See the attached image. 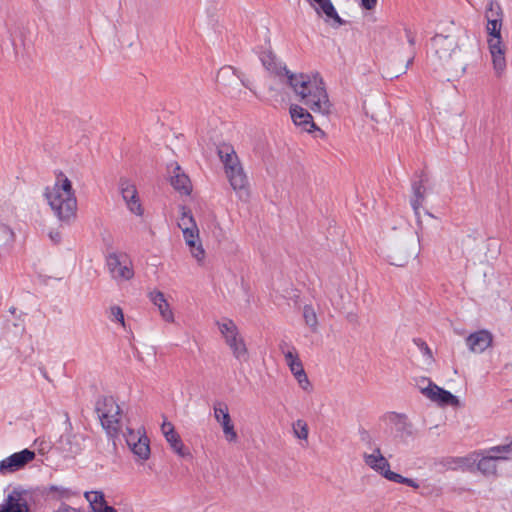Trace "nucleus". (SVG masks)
Listing matches in <instances>:
<instances>
[{
	"instance_id": "nucleus-14",
	"label": "nucleus",
	"mask_w": 512,
	"mask_h": 512,
	"mask_svg": "<svg viewBox=\"0 0 512 512\" xmlns=\"http://www.w3.org/2000/svg\"><path fill=\"white\" fill-rule=\"evenodd\" d=\"M34 458L35 453L29 449L14 453L0 462V473L5 475L18 471Z\"/></svg>"
},
{
	"instance_id": "nucleus-13",
	"label": "nucleus",
	"mask_w": 512,
	"mask_h": 512,
	"mask_svg": "<svg viewBox=\"0 0 512 512\" xmlns=\"http://www.w3.org/2000/svg\"><path fill=\"white\" fill-rule=\"evenodd\" d=\"M485 18L487 20L486 30L489 38L501 37L503 11L498 2L494 0L489 1Z\"/></svg>"
},
{
	"instance_id": "nucleus-28",
	"label": "nucleus",
	"mask_w": 512,
	"mask_h": 512,
	"mask_svg": "<svg viewBox=\"0 0 512 512\" xmlns=\"http://www.w3.org/2000/svg\"><path fill=\"white\" fill-rule=\"evenodd\" d=\"M136 444L130 448L132 453L140 460L145 461L150 457V441L147 436L137 439Z\"/></svg>"
},
{
	"instance_id": "nucleus-26",
	"label": "nucleus",
	"mask_w": 512,
	"mask_h": 512,
	"mask_svg": "<svg viewBox=\"0 0 512 512\" xmlns=\"http://www.w3.org/2000/svg\"><path fill=\"white\" fill-rule=\"evenodd\" d=\"M311 5L314 6L316 12H321L326 15L327 18L335 20L337 23L342 24V19L337 14L332 2L330 0H307Z\"/></svg>"
},
{
	"instance_id": "nucleus-16",
	"label": "nucleus",
	"mask_w": 512,
	"mask_h": 512,
	"mask_svg": "<svg viewBox=\"0 0 512 512\" xmlns=\"http://www.w3.org/2000/svg\"><path fill=\"white\" fill-rule=\"evenodd\" d=\"M225 175L240 199H245L249 196V182L242 165L227 170Z\"/></svg>"
},
{
	"instance_id": "nucleus-32",
	"label": "nucleus",
	"mask_w": 512,
	"mask_h": 512,
	"mask_svg": "<svg viewBox=\"0 0 512 512\" xmlns=\"http://www.w3.org/2000/svg\"><path fill=\"white\" fill-rule=\"evenodd\" d=\"M192 244H187L190 249L191 255L199 262L202 263L205 258V250L203 249L202 243L199 236L193 239Z\"/></svg>"
},
{
	"instance_id": "nucleus-17",
	"label": "nucleus",
	"mask_w": 512,
	"mask_h": 512,
	"mask_svg": "<svg viewBox=\"0 0 512 512\" xmlns=\"http://www.w3.org/2000/svg\"><path fill=\"white\" fill-rule=\"evenodd\" d=\"M85 435L79 432L69 431L60 436L59 449L68 455H78L84 448Z\"/></svg>"
},
{
	"instance_id": "nucleus-5",
	"label": "nucleus",
	"mask_w": 512,
	"mask_h": 512,
	"mask_svg": "<svg viewBox=\"0 0 512 512\" xmlns=\"http://www.w3.org/2000/svg\"><path fill=\"white\" fill-rule=\"evenodd\" d=\"M363 459L367 466L382 475L387 480L395 483L405 484L415 489L419 488V484L415 480L391 471L388 460L381 454L379 448H375L371 454L364 453Z\"/></svg>"
},
{
	"instance_id": "nucleus-20",
	"label": "nucleus",
	"mask_w": 512,
	"mask_h": 512,
	"mask_svg": "<svg viewBox=\"0 0 512 512\" xmlns=\"http://www.w3.org/2000/svg\"><path fill=\"white\" fill-rule=\"evenodd\" d=\"M465 341L472 353H483L492 345L493 335L487 330H479L471 333Z\"/></svg>"
},
{
	"instance_id": "nucleus-12",
	"label": "nucleus",
	"mask_w": 512,
	"mask_h": 512,
	"mask_svg": "<svg viewBox=\"0 0 512 512\" xmlns=\"http://www.w3.org/2000/svg\"><path fill=\"white\" fill-rule=\"evenodd\" d=\"M119 188L123 200L125 201L129 211L137 216L143 215V207L141 205L138 192L134 183L129 179L121 178Z\"/></svg>"
},
{
	"instance_id": "nucleus-46",
	"label": "nucleus",
	"mask_w": 512,
	"mask_h": 512,
	"mask_svg": "<svg viewBox=\"0 0 512 512\" xmlns=\"http://www.w3.org/2000/svg\"><path fill=\"white\" fill-rule=\"evenodd\" d=\"M400 74L401 73H392L390 71H384V77L389 79L397 78Z\"/></svg>"
},
{
	"instance_id": "nucleus-41",
	"label": "nucleus",
	"mask_w": 512,
	"mask_h": 512,
	"mask_svg": "<svg viewBox=\"0 0 512 512\" xmlns=\"http://www.w3.org/2000/svg\"><path fill=\"white\" fill-rule=\"evenodd\" d=\"M54 512H81L80 510L73 508L69 505L62 504L57 510Z\"/></svg>"
},
{
	"instance_id": "nucleus-33",
	"label": "nucleus",
	"mask_w": 512,
	"mask_h": 512,
	"mask_svg": "<svg viewBox=\"0 0 512 512\" xmlns=\"http://www.w3.org/2000/svg\"><path fill=\"white\" fill-rule=\"evenodd\" d=\"M303 317L306 324L315 331L318 325L317 315L312 306L306 305L303 308Z\"/></svg>"
},
{
	"instance_id": "nucleus-49",
	"label": "nucleus",
	"mask_w": 512,
	"mask_h": 512,
	"mask_svg": "<svg viewBox=\"0 0 512 512\" xmlns=\"http://www.w3.org/2000/svg\"><path fill=\"white\" fill-rule=\"evenodd\" d=\"M317 131L320 137H325V132L321 130L319 127L316 126V128H312V132Z\"/></svg>"
},
{
	"instance_id": "nucleus-9",
	"label": "nucleus",
	"mask_w": 512,
	"mask_h": 512,
	"mask_svg": "<svg viewBox=\"0 0 512 512\" xmlns=\"http://www.w3.org/2000/svg\"><path fill=\"white\" fill-rule=\"evenodd\" d=\"M418 386L423 395L429 398L431 401L436 402L440 405H450L458 407L460 402L459 399L443 388H440L429 379L422 378L418 383Z\"/></svg>"
},
{
	"instance_id": "nucleus-10",
	"label": "nucleus",
	"mask_w": 512,
	"mask_h": 512,
	"mask_svg": "<svg viewBox=\"0 0 512 512\" xmlns=\"http://www.w3.org/2000/svg\"><path fill=\"white\" fill-rule=\"evenodd\" d=\"M512 452V444L491 447L487 455L483 456L477 464V468L485 475H492L496 472V461L508 459L507 454Z\"/></svg>"
},
{
	"instance_id": "nucleus-31",
	"label": "nucleus",
	"mask_w": 512,
	"mask_h": 512,
	"mask_svg": "<svg viewBox=\"0 0 512 512\" xmlns=\"http://www.w3.org/2000/svg\"><path fill=\"white\" fill-rule=\"evenodd\" d=\"M145 436L146 433L144 429L133 430L132 428L127 427L124 432V438L129 448L138 443L137 439L144 438Z\"/></svg>"
},
{
	"instance_id": "nucleus-36",
	"label": "nucleus",
	"mask_w": 512,
	"mask_h": 512,
	"mask_svg": "<svg viewBox=\"0 0 512 512\" xmlns=\"http://www.w3.org/2000/svg\"><path fill=\"white\" fill-rule=\"evenodd\" d=\"M293 376L295 377V379L297 380L299 386L306 392H311L312 390V385L308 379V376L305 372V370L303 369L302 371L296 373V374H293Z\"/></svg>"
},
{
	"instance_id": "nucleus-39",
	"label": "nucleus",
	"mask_w": 512,
	"mask_h": 512,
	"mask_svg": "<svg viewBox=\"0 0 512 512\" xmlns=\"http://www.w3.org/2000/svg\"><path fill=\"white\" fill-rule=\"evenodd\" d=\"M161 431L164 436L169 435L171 433L176 432L173 424L171 422L164 421L161 425Z\"/></svg>"
},
{
	"instance_id": "nucleus-11",
	"label": "nucleus",
	"mask_w": 512,
	"mask_h": 512,
	"mask_svg": "<svg viewBox=\"0 0 512 512\" xmlns=\"http://www.w3.org/2000/svg\"><path fill=\"white\" fill-rule=\"evenodd\" d=\"M213 410L214 418L221 425L226 440L228 442H235L238 436L231 420L227 404L217 401L214 403Z\"/></svg>"
},
{
	"instance_id": "nucleus-24",
	"label": "nucleus",
	"mask_w": 512,
	"mask_h": 512,
	"mask_svg": "<svg viewBox=\"0 0 512 512\" xmlns=\"http://www.w3.org/2000/svg\"><path fill=\"white\" fill-rule=\"evenodd\" d=\"M150 301L157 306L162 319L166 322H174V314L161 291H152L149 293Z\"/></svg>"
},
{
	"instance_id": "nucleus-37",
	"label": "nucleus",
	"mask_w": 512,
	"mask_h": 512,
	"mask_svg": "<svg viewBox=\"0 0 512 512\" xmlns=\"http://www.w3.org/2000/svg\"><path fill=\"white\" fill-rule=\"evenodd\" d=\"M110 318L112 321L121 323L122 326L125 325L123 310L119 306H112L110 308Z\"/></svg>"
},
{
	"instance_id": "nucleus-19",
	"label": "nucleus",
	"mask_w": 512,
	"mask_h": 512,
	"mask_svg": "<svg viewBox=\"0 0 512 512\" xmlns=\"http://www.w3.org/2000/svg\"><path fill=\"white\" fill-rule=\"evenodd\" d=\"M488 47L492 57L493 68L498 77L506 68L505 51L502 45V37L488 38Z\"/></svg>"
},
{
	"instance_id": "nucleus-27",
	"label": "nucleus",
	"mask_w": 512,
	"mask_h": 512,
	"mask_svg": "<svg viewBox=\"0 0 512 512\" xmlns=\"http://www.w3.org/2000/svg\"><path fill=\"white\" fill-rule=\"evenodd\" d=\"M413 197L411 198V206L417 216H419V210L422 207L425 200V188L424 179L419 182H415L412 186Z\"/></svg>"
},
{
	"instance_id": "nucleus-3",
	"label": "nucleus",
	"mask_w": 512,
	"mask_h": 512,
	"mask_svg": "<svg viewBox=\"0 0 512 512\" xmlns=\"http://www.w3.org/2000/svg\"><path fill=\"white\" fill-rule=\"evenodd\" d=\"M44 196L54 215L63 223H71L77 214V197L71 180L63 173H56L52 186L46 187Z\"/></svg>"
},
{
	"instance_id": "nucleus-8",
	"label": "nucleus",
	"mask_w": 512,
	"mask_h": 512,
	"mask_svg": "<svg viewBox=\"0 0 512 512\" xmlns=\"http://www.w3.org/2000/svg\"><path fill=\"white\" fill-rule=\"evenodd\" d=\"M217 82L223 87L225 93L232 98L240 97L242 92L239 88L240 86H244L251 90L249 82L244 80L232 66H224L219 70L217 74Z\"/></svg>"
},
{
	"instance_id": "nucleus-38",
	"label": "nucleus",
	"mask_w": 512,
	"mask_h": 512,
	"mask_svg": "<svg viewBox=\"0 0 512 512\" xmlns=\"http://www.w3.org/2000/svg\"><path fill=\"white\" fill-rule=\"evenodd\" d=\"M86 499L92 504L99 503L100 505L105 504L104 495L101 492H87L85 494Z\"/></svg>"
},
{
	"instance_id": "nucleus-25",
	"label": "nucleus",
	"mask_w": 512,
	"mask_h": 512,
	"mask_svg": "<svg viewBox=\"0 0 512 512\" xmlns=\"http://www.w3.org/2000/svg\"><path fill=\"white\" fill-rule=\"evenodd\" d=\"M218 155L220 157L221 162L223 163L225 172L227 170L237 168L241 166V162L234 151V149L229 145H222L218 148Z\"/></svg>"
},
{
	"instance_id": "nucleus-6",
	"label": "nucleus",
	"mask_w": 512,
	"mask_h": 512,
	"mask_svg": "<svg viewBox=\"0 0 512 512\" xmlns=\"http://www.w3.org/2000/svg\"><path fill=\"white\" fill-rule=\"evenodd\" d=\"M97 412L102 427L107 434L112 437H118L121 424V409L113 397H106L97 404Z\"/></svg>"
},
{
	"instance_id": "nucleus-23",
	"label": "nucleus",
	"mask_w": 512,
	"mask_h": 512,
	"mask_svg": "<svg viewBox=\"0 0 512 512\" xmlns=\"http://www.w3.org/2000/svg\"><path fill=\"white\" fill-rule=\"evenodd\" d=\"M290 115L297 126H301L305 131L311 133L312 128H316L311 114L299 105H291Z\"/></svg>"
},
{
	"instance_id": "nucleus-18",
	"label": "nucleus",
	"mask_w": 512,
	"mask_h": 512,
	"mask_svg": "<svg viewBox=\"0 0 512 512\" xmlns=\"http://www.w3.org/2000/svg\"><path fill=\"white\" fill-rule=\"evenodd\" d=\"M180 218L178 220V227L183 233L186 244H192L193 239L198 237L199 229L191 211L185 206L180 207Z\"/></svg>"
},
{
	"instance_id": "nucleus-21",
	"label": "nucleus",
	"mask_w": 512,
	"mask_h": 512,
	"mask_svg": "<svg viewBox=\"0 0 512 512\" xmlns=\"http://www.w3.org/2000/svg\"><path fill=\"white\" fill-rule=\"evenodd\" d=\"M387 419L394 426L401 439L413 437V425L406 415L392 412L387 415Z\"/></svg>"
},
{
	"instance_id": "nucleus-35",
	"label": "nucleus",
	"mask_w": 512,
	"mask_h": 512,
	"mask_svg": "<svg viewBox=\"0 0 512 512\" xmlns=\"http://www.w3.org/2000/svg\"><path fill=\"white\" fill-rule=\"evenodd\" d=\"M417 255L416 250L413 251H405V254L402 257H396L395 255H390V263L392 265L403 267L410 258L415 257Z\"/></svg>"
},
{
	"instance_id": "nucleus-45",
	"label": "nucleus",
	"mask_w": 512,
	"mask_h": 512,
	"mask_svg": "<svg viewBox=\"0 0 512 512\" xmlns=\"http://www.w3.org/2000/svg\"><path fill=\"white\" fill-rule=\"evenodd\" d=\"M49 237L54 243H58L61 239V234L58 231L50 232Z\"/></svg>"
},
{
	"instance_id": "nucleus-29",
	"label": "nucleus",
	"mask_w": 512,
	"mask_h": 512,
	"mask_svg": "<svg viewBox=\"0 0 512 512\" xmlns=\"http://www.w3.org/2000/svg\"><path fill=\"white\" fill-rule=\"evenodd\" d=\"M166 441L169 443L171 449L181 457L189 455V452L185 449V446L177 432L171 433L164 436Z\"/></svg>"
},
{
	"instance_id": "nucleus-47",
	"label": "nucleus",
	"mask_w": 512,
	"mask_h": 512,
	"mask_svg": "<svg viewBox=\"0 0 512 512\" xmlns=\"http://www.w3.org/2000/svg\"><path fill=\"white\" fill-rule=\"evenodd\" d=\"M100 512H117V510L114 507L105 504Z\"/></svg>"
},
{
	"instance_id": "nucleus-7",
	"label": "nucleus",
	"mask_w": 512,
	"mask_h": 512,
	"mask_svg": "<svg viewBox=\"0 0 512 512\" xmlns=\"http://www.w3.org/2000/svg\"><path fill=\"white\" fill-rule=\"evenodd\" d=\"M106 264L111 277L117 282L128 281L134 277L132 261L125 253H109Z\"/></svg>"
},
{
	"instance_id": "nucleus-34",
	"label": "nucleus",
	"mask_w": 512,
	"mask_h": 512,
	"mask_svg": "<svg viewBox=\"0 0 512 512\" xmlns=\"http://www.w3.org/2000/svg\"><path fill=\"white\" fill-rule=\"evenodd\" d=\"M287 346L288 345L285 342L280 344V349H281L282 353L284 354L286 364L289 367L290 365H294L301 360L294 348L286 351L285 347H287Z\"/></svg>"
},
{
	"instance_id": "nucleus-4",
	"label": "nucleus",
	"mask_w": 512,
	"mask_h": 512,
	"mask_svg": "<svg viewBox=\"0 0 512 512\" xmlns=\"http://www.w3.org/2000/svg\"><path fill=\"white\" fill-rule=\"evenodd\" d=\"M216 325L234 358L241 362L247 361L248 348L235 322L229 318H224L217 321Z\"/></svg>"
},
{
	"instance_id": "nucleus-22",
	"label": "nucleus",
	"mask_w": 512,
	"mask_h": 512,
	"mask_svg": "<svg viewBox=\"0 0 512 512\" xmlns=\"http://www.w3.org/2000/svg\"><path fill=\"white\" fill-rule=\"evenodd\" d=\"M169 171L171 174V185L179 192L189 194L191 192V182L181 167L177 163H173L169 167Z\"/></svg>"
},
{
	"instance_id": "nucleus-1",
	"label": "nucleus",
	"mask_w": 512,
	"mask_h": 512,
	"mask_svg": "<svg viewBox=\"0 0 512 512\" xmlns=\"http://www.w3.org/2000/svg\"><path fill=\"white\" fill-rule=\"evenodd\" d=\"M262 64L272 72L287 77V82L301 102L314 113L329 115L332 103L329 100L325 84L319 76H309L303 73H291L285 66L278 65L276 56L271 51H264L260 56Z\"/></svg>"
},
{
	"instance_id": "nucleus-44",
	"label": "nucleus",
	"mask_w": 512,
	"mask_h": 512,
	"mask_svg": "<svg viewBox=\"0 0 512 512\" xmlns=\"http://www.w3.org/2000/svg\"><path fill=\"white\" fill-rule=\"evenodd\" d=\"M417 344L420 346V348L426 355H428L429 357H432L430 348L423 341L418 340Z\"/></svg>"
},
{
	"instance_id": "nucleus-2",
	"label": "nucleus",
	"mask_w": 512,
	"mask_h": 512,
	"mask_svg": "<svg viewBox=\"0 0 512 512\" xmlns=\"http://www.w3.org/2000/svg\"><path fill=\"white\" fill-rule=\"evenodd\" d=\"M464 30L454 21L442 23L431 38V51L435 64L464 73L468 66V53L462 50L460 40Z\"/></svg>"
},
{
	"instance_id": "nucleus-30",
	"label": "nucleus",
	"mask_w": 512,
	"mask_h": 512,
	"mask_svg": "<svg viewBox=\"0 0 512 512\" xmlns=\"http://www.w3.org/2000/svg\"><path fill=\"white\" fill-rule=\"evenodd\" d=\"M293 435L299 440H308L309 428L308 424L303 419H298L292 423Z\"/></svg>"
},
{
	"instance_id": "nucleus-40",
	"label": "nucleus",
	"mask_w": 512,
	"mask_h": 512,
	"mask_svg": "<svg viewBox=\"0 0 512 512\" xmlns=\"http://www.w3.org/2000/svg\"><path fill=\"white\" fill-rule=\"evenodd\" d=\"M377 0H361V5L367 10H372L376 7Z\"/></svg>"
},
{
	"instance_id": "nucleus-48",
	"label": "nucleus",
	"mask_w": 512,
	"mask_h": 512,
	"mask_svg": "<svg viewBox=\"0 0 512 512\" xmlns=\"http://www.w3.org/2000/svg\"><path fill=\"white\" fill-rule=\"evenodd\" d=\"M412 62H413V57H411V58H409L407 60V63H406V65H405V67H404V69H403V71L401 73H405L406 70L408 69V67L412 64Z\"/></svg>"
},
{
	"instance_id": "nucleus-15",
	"label": "nucleus",
	"mask_w": 512,
	"mask_h": 512,
	"mask_svg": "<svg viewBox=\"0 0 512 512\" xmlns=\"http://www.w3.org/2000/svg\"><path fill=\"white\" fill-rule=\"evenodd\" d=\"M0 512H30L27 493L20 489H13L0 504Z\"/></svg>"
},
{
	"instance_id": "nucleus-43",
	"label": "nucleus",
	"mask_w": 512,
	"mask_h": 512,
	"mask_svg": "<svg viewBox=\"0 0 512 512\" xmlns=\"http://www.w3.org/2000/svg\"><path fill=\"white\" fill-rule=\"evenodd\" d=\"M405 34H406V38H407V41L410 44V46H414V44H415V35L409 29H405Z\"/></svg>"
},
{
	"instance_id": "nucleus-42",
	"label": "nucleus",
	"mask_w": 512,
	"mask_h": 512,
	"mask_svg": "<svg viewBox=\"0 0 512 512\" xmlns=\"http://www.w3.org/2000/svg\"><path fill=\"white\" fill-rule=\"evenodd\" d=\"M289 369H290V371H291V373H292V374H296V373H298V372L302 371V370L304 369V367H303L302 362H301V361H299V362H297V363H296V364H294V365H290V366H289Z\"/></svg>"
}]
</instances>
